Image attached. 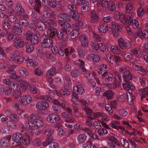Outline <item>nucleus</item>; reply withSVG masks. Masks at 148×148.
Returning <instances> with one entry per match:
<instances>
[{"label":"nucleus","instance_id":"f257e3e1","mask_svg":"<svg viewBox=\"0 0 148 148\" xmlns=\"http://www.w3.org/2000/svg\"><path fill=\"white\" fill-rule=\"evenodd\" d=\"M131 70V69L127 66L120 67L119 70V73L123 74V78L126 82L123 84V88L125 90H129L130 89L134 90L135 89V87L129 81L133 77Z\"/></svg>","mask_w":148,"mask_h":148},{"label":"nucleus","instance_id":"f03ea898","mask_svg":"<svg viewBox=\"0 0 148 148\" xmlns=\"http://www.w3.org/2000/svg\"><path fill=\"white\" fill-rule=\"evenodd\" d=\"M25 118L27 119L28 123L26 127L29 129H36L37 127H42L43 125V122L38 119L39 117L37 114H32L29 116L27 113L24 115Z\"/></svg>","mask_w":148,"mask_h":148},{"label":"nucleus","instance_id":"7ed1b4c3","mask_svg":"<svg viewBox=\"0 0 148 148\" xmlns=\"http://www.w3.org/2000/svg\"><path fill=\"white\" fill-rule=\"evenodd\" d=\"M40 41L42 46L45 48H50L53 43V40L47 38L46 35H43L42 36Z\"/></svg>","mask_w":148,"mask_h":148},{"label":"nucleus","instance_id":"20e7f679","mask_svg":"<svg viewBox=\"0 0 148 148\" xmlns=\"http://www.w3.org/2000/svg\"><path fill=\"white\" fill-rule=\"evenodd\" d=\"M34 129H29L24 132V134L22 138L23 143L25 145H29L30 142L29 135H32L34 134Z\"/></svg>","mask_w":148,"mask_h":148},{"label":"nucleus","instance_id":"39448f33","mask_svg":"<svg viewBox=\"0 0 148 148\" xmlns=\"http://www.w3.org/2000/svg\"><path fill=\"white\" fill-rule=\"evenodd\" d=\"M77 66L80 67L85 76L88 79H90L91 76L90 71H88L84 67V61L81 59H79L78 62L75 64Z\"/></svg>","mask_w":148,"mask_h":148},{"label":"nucleus","instance_id":"423d86ee","mask_svg":"<svg viewBox=\"0 0 148 148\" xmlns=\"http://www.w3.org/2000/svg\"><path fill=\"white\" fill-rule=\"evenodd\" d=\"M118 44L120 47L122 49H128L131 47L130 42L128 40L121 38L118 40Z\"/></svg>","mask_w":148,"mask_h":148},{"label":"nucleus","instance_id":"0eeeda50","mask_svg":"<svg viewBox=\"0 0 148 148\" xmlns=\"http://www.w3.org/2000/svg\"><path fill=\"white\" fill-rule=\"evenodd\" d=\"M128 24L132 26L134 29H137L139 28V24L137 20L131 15L127 16Z\"/></svg>","mask_w":148,"mask_h":148},{"label":"nucleus","instance_id":"6e6552de","mask_svg":"<svg viewBox=\"0 0 148 148\" xmlns=\"http://www.w3.org/2000/svg\"><path fill=\"white\" fill-rule=\"evenodd\" d=\"M84 92V89L82 86L81 82H78L73 88V93L77 95H81Z\"/></svg>","mask_w":148,"mask_h":148},{"label":"nucleus","instance_id":"1a4fd4ad","mask_svg":"<svg viewBox=\"0 0 148 148\" xmlns=\"http://www.w3.org/2000/svg\"><path fill=\"white\" fill-rule=\"evenodd\" d=\"M29 84H30L27 80H23L22 81V82H20L18 84H17V88H15V89L16 90V89H18V90L20 91L24 92Z\"/></svg>","mask_w":148,"mask_h":148},{"label":"nucleus","instance_id":"9d476101","mask_svg":"<svg viewBox=\"0 0 148 148\" xmlns=\"http://www.w3.org/2000/svg\"><path fill=\"white\" fill-rule=\"evenodd\" d=\"M32 98L28 94L23 95L20 98V101L23 105H26L30 103L32 101Z\"/></svg>","mask_w":148,"mask_h":148},{"label":"nucleus","instance_id":"9b49d317","mask_svg":"<svg viewBox=\"0 0 148 148\" xmlns=\"http://www.w3.org/2000/svg\"><path fill=\"white\" fill-rule=\"evenodd\" d=\"M68 31L65 29H62L60 32H58L57 34L58 38L60 40L64 41H66L68 40V38L65 35L67 34Z\"/></svg>","mask_w":148,"mask_h":148},{"label":"nucleus","instance_id":"f8f14e48","mask_svg":"<svg viewBox=\"0 0 148 148\" xmlns=\"http://www.w3.org/2000/svg\"><path fill=\"white\" fill-rule=\"evenodd\" d=\"M60 120V118L58 115L55 113H52L49 114L47 118V121L51 123L57 122Z\"/></svg>","mask_w":148,"mask_h":148},{"label":"nucleus","instance_id":"ddd939ff","mask_svg":"<svg viewBox=\"0 0 148 148\" xmlns=\"http://www.w3.org/2000/svg\"><path fill=\"white\" fill-rule=\"evenodd\" d=\"M25 130H22L21 133H18L14 134L12 136L13 140L17 143H20L22 140L23 136Z\"/></svg>","mask_w":148,"mask_h":148},{"label":"nucleus","instance_id":"4468645a","mask_svg":"<svg viewBox=\"0 0 148 148\" xmlns=\"http://www.w3.org/2000/svg\"><path fill=\"white\" fill-rule=\"evenodd\" d=\"M108 7L105 10V12L107 13L110 14L111 12L115 10V4L114 2L110 1L108 2Z\"/></svg>","mask_w":148,"mask_h":148},{"label":"nucleus","instance_id":"2eb2a0df","mask_svg":"<svg viewBox=\"0 0 148 148\" xmlns=\"http://www.w3.org/2000/svg\"><path fill=\"white\" fill-rule=\"evenodd\" d=\"M49 103L44 101H40L37 102L36 106L37 109L39 110H45L47 109L49 106Z\"/></svg>","mask_w":148,"mask_h":148},{"label":"nucleus","instance_id":"dca6fc26","mask_svg":"<svg viewBox=\"0 0 148 148\" xmlns=\"http://www.w3.org/2000/svg\"><path fill=\"white\" fill-rule=\"evenodd\" d=\"M47 36L50 38H53L57 33V30L53 27L50 26L47 30Z\"/></svg>","mask_w":148,"mask_h":148},{"label":"nucleus","instance_id":"f3484780","mask_svg":"<svg viewBox=\"0 0 148 148\" xmlns=\"http://www.w3.org/2000/svg\"><path fill=\"white\" fill-rule=\"evenodd\" d=\"M24 44V42L23 39L21 37L17 38L15 42L14 43V47L15 48L19 49L23 47Z\"/></svg>","mask_w":148,"mask_h":148},{"label":"nucleus","instance_id":"a211bd4d","mask_svg":"<svg viewBox=\"0 0 148 148\" xmlns=\"http://www.w3.org/2000/svg\"><path fill=\"white\" fill-rule=\"evenodd\" d=\"M102 77L104 78L106 81L109 82H112L114 80V77L112 74L110 72H105L102 75Z\"/></svg>","mask_w":148,"mask_h":148},{"label":"nucleus","instance_id":"6ab92c4d","mask_svg":"<svg viewBox=\"0 0 148 148\" xmlns=\"http://www.w3.org/2000/svg\"><path fill=\"white\" fill-rule=\"evenodd\" d=\"M68 89L62 88L59 91L55 90L57 95L59 97L62 96H67L70 94V92L68 90Z\"/></svg>","mask_w":148,"mask_h":148},{"label":"nucleus","instance_id":"aec40b11","mask_svg":"<svg viewBox=\"0 0 148 148\" xmlns=\"http://www.w3.org/2000/svg\"><path fill=\"white\" fill-rule=\"evenodd\" d=\"M19 25L17 23H14L13 26L12 32L15 34L18 35H21L23 32L22 29L19 27Z\"/></svg>","mask_w":148,"mask_h":148},{"label":"nucleus","instance_id":"412c9836","mask_svg":"<svg viewBox=\"0 0 148 148\" xmlns=\"http://www.w3.org/2000/svg\"><path fill=\"white\" fill-rule=\"evenodd\" d=\"M2 82L5 84L11 86L13 88H17V84L16 82L10 81L9 79H3Z\"/></svg>","mask_w":148,"mask_h":148},{"label":"nucleus","instance_id":"4be33fe9","mask_svg":"<svg viewBox=\"0 0 148 148\" xmlns=\"http://www.w3.org/2000/svg\"><path fill=\"white\" fill-rule=\"evenodd\" d=\"M11 138L10 136H8L2 139L0 144L2 147H6L10 144V140Z\"/></svg>","mask_w":148,"mask_h":148},{"label":"nucleus","instance_id":"5701e85b","mask_svg":"<svg viewBox=\"0 0 148 148\" xmlns=\"http://www.w3.org/2000/svg\"><path fill=\"white\" fill-rule=\"evenodd\" d=\"M82 45L84 47H87L88 45V39L85 35H82L79 37Z\"/></svg>","mask_w":148,"mask_h":148},{"label":"nucleus","instance_id":"b1692460","mask_svg":"<svg viewBox=\"0 0 148 148\" xmlns=\"http://www.w3.org/2000/svg\"><path fill=\"white\" fill-rule=\"evenodd\" d=\"M91 21L94 23H97L99 20V17L96 13V11H93L90 14Z\"/></svg>","mask_w":148,"mask_h":148},{"label":"nucleus","instance_id":"393cba45","mask_svg":"<svg viewBox=\"0 0 148 148\" xmlns=\"http://www.w3.org/2000/svg\"><path fill=\"white\" fill-rule=\"evenodd\" d=\"M18 51H15L13 53L9 54L8 56V59L10 61H15L16 57L18 56Z\"/></svg>","mask_w":148,"mask_h":148},{"label":"nucleus","instance_id":"a878e982","mask_svg":"<svg viewBox=\"0 0 148 148\" xmlns=\"http://www.w3.org/2000/svg\"><path fill=\"white\" fill-rule=\"evenodd\" d=\"M56 73V69L55 67L50 68L46 73L47 76L52 77Z\"/></svg>","mask_w":148,"mask_h":148},{"label":"nucleus","instance_id":"bb28decb","mask_svg":"<svg viewBox=\"0 0 148 148\" xmlns=\"http://www.w3.org/2000/svg\"><path fill=\"white\" fill-rule=\"evenodd\" d=\"M19 72L20 75L24 77H26L28 74V71L24 67H20L19 69Z\"/></svg>","mask_w":148,"mask_h":148},{"label":"nucleus","instance_id":"cd10ccee","mask_svg":"<svg viewBox=\"0 0 148 148\" xmlns=\"http://www.w3.org/2000/svg\"><path fill=\"white\" fill-rule=\"evenodd\" d=\"M87 139V137L85 134H80L77 138V140L79 143H84Z\"/></svg>","mask_w":148,"mask_h":148},{"label":"nucleus","instance_id":"c85d7f7f","mask_svg":"<svg viewBox=\"0 0 148 148\" xmlns=\"http://www.w3.org/2000/svg\"><path fill=\"white\" fill-rule=\"evenodd\" d=\"M108 0H102L98 1L97 5L98 7L105 8L108 3Z\"/></svg>","mask_w":148,"mask_h":148},{"label":"nucleus","instance_id":"c756f323","mask_svg":"<svg viewBox=\"0 0 148 148\" xmlns=\"http://www.w3.org/2000/svg\"><path fill=\"white\" fill-rule=\"evenodd\" d=\"M59 17L67 22L70 21L71 18L69 14L66 13H61L60 14Z\"/></svg>","mask_w":148,"mask_h":148},{"label":"nucleus","instance_id":"7c9ffc66","mask_svg":"<svg viewBox=\"0 0 148 148\" xmlns=\"http://www.w3.org/2000/svg\"><path fill=\"white\" fill-rule=\"evenodd\" d=\"M84 110L85 111L87 116L89 118L92 119L93 114L92 113V110L88 107H85L84 108Z\"/></svg>","mask_w":148,"mask_h":148},{"label":"nucleus","instance_id":"2f4dec72","mask_svg":"<svg viewBox=\"0 0 148 148\" xmlns=\"http://www.w3.org/2000/svg\"><path fill=\"white\" fill-rule=\"evenodd\" d=\"M14 91L13 92L12 95L14 98L15 99H18L20 97H21V91L19 90H17V89H15V88H13Z\"/></svg>","mask_w":148,"mask_h":148},{"label":"nucleus","instance_id":"473e14b6","mask_svg":"<svg viewBox=\"0 0 148 148\" xmlns=\"http://www.w3.org/2000/svg\"><path fill=\"white\" fill-rule=\"evenodd\" d=\"M114 94V92L113 91L107 90L104 92L103 95L109 99H112Z\"/></svg>","mask_w":148,"mask_h":148},{"label":"nucleus","instance_id":"72a5a7b5","mask_svg":"<svg viewBox=\"0 0 148 148\" xmlns=\"http://www.w3.org/2000/svg\"><path fill=\"white\" fill-rule=\"evenodd\" d=\"M110 50L112 53L116 54H119L120 52V47L117 45L112 46L110 48Z\"/></svg>","mask_w":148,"mask_h":148},{"label":"nucleus","instance_id":"f704fd0d","mask_svg":"<svg viewBox=\"0 0 148 148\" xmlns=\"http://www.w3.org/2000/svg\"><path fill=\"white\" fill-rule=\"evenodd\" d=\"M2 26L5 29H9L11 27V25L8 21L6 19H4L2 21Z\"/></svg>","mask_w":148,"mask_h":148},{"label":"nucleus","instance_id":"c9c22d12","mask_svg":"<svg viewBox=\"0 0 148 148\" xmlns=\"http://www.w3.org/2000/svg\"><path fill=\"white\" fill-rule=\"evenodd\" d=\"M29 41L33 44L36 45L39 42V38L37 35L34 34Z\"/></svg>","mask_w":148,"mask_h":148},{"label":"nucleus","instance_id":"e433bc0d","mask_svg":"<svg viewBox=\"0 0 148 148\" xmlns=\"http://www.w3.org/2000/svg\"><path fill=\"white\" fill-rule=\"evenodd\" d=\"M70 74L72 77H76L79 76L80 73L79 70L73 69L71 71Z\"/></svg>","mask_w":148,"mask_h":148},{"label":"nucleus","instance_id":"4c0bfd02","mask_svg":"<svg viewBox=\"0 0 148 148\" xmlns=\"http://www.w3.org/2000/svg\"><path fill=\"white\" fill-rule=\"evenodd\" d=\"M98 28L99 31L103 33L106 32L108 29V27L106 24H103L99 26Z\"/></svg>","mask_w":148,"mask_h":148},{"label":"nucleus","instance_id":"58836bf2","mask_svg":"<svg viewBox=\"0 0 148 148\" xmlns=\"http://www.w3.org/2000/svg\"><path fill=\"white\" fill-rule=\"evenodd\" d=\"M25 46L26 51L27 53L31 52L34 49L33 46L30 43H26Z\"/></svg>","mask_w":148,"mask_h":148},{"label":"nucleus","instance_id":"ea45409f","mask_svg":"<svg viewBox=\"0 0 148 148\" xmlns=\"http://www.w3.org/2000/svg\"><path fill=\"white\" fill-rule=\"evenodd\" d=\"M60 106L63 109L66 110L70 114H71L72 112V110L70 108L68 107L67 105L64 101H62V103H61Z\"/></svg>","mask_w":148,"mask_h":148},{"label":"nucleus","instance_id":"a19ab883","mask_svg":"<svg viewBox=\"0 0 148 148\" xmlns=\"http://www.w3.org/2000/svg\"><path fill=\"white\" fill-rule=\"evenodd\" d=\"M17 38L16 35L12 33L9 34L8 37V40L10 42H14L15 40H16Z\"/></svg>","mask_w":148,"mask_h":148},{"label":"nucleus","instance_id":"79ce46f5","mask_svg":"<svg viewBox=\"0 0 148 148\" xmlns=\"http://www.w3.org/2000/svg\"><path fill=\"white\" fill-rule=\"evenodd\" d=\"M15 9L17 12L21 13L23 14L25 13V11L20 3H18L16 5Z\"/></svg>","mask_w":148,"mask_h":148},{"label":"nucleus","instance_id":"37998d69","mask_svg":"<svg viewBox=\"0 0 148 148\" xmlns=\"http://www.w3.org/2000/svg\"><path fill=\"white\" fill-rule=\"evenodd\" d=\"M79 35V32L77 30L74 29L70 32V37L72 39L77 37Z\"/></svg>","mask_w":148,"mask_h":148},{"label":"nucleus","instance_id":"c03bdc74","mask_svg":"<svg viewBox=\"0 0 148 148\" xmlns=\"http://www.w3.org/2000/svg\"><path fill=\"white\" fill-rule=\"evenodd\" d=\"M99 44L95 41L92 43L90 45L91 47L92 50L95 52L99 48Z\"/></svg>","mask_w":148,"mask_h":148},{"label":"nucleus","instance_id":"a18cd8bd","mask_svg":"<svg viewBox=\"0 0 148 148\" xmlns=\"http://www.w3.org/2000/svg\"><path fill=\"white\" fill-rule=\"evenodd\" d=\"M112 28L116 31H121V29L120 26L115 22L113 21L112 23Z\"/></svg>","mask_w":148,"mask_h":148},{"label":"nucleus","instance_id":"49530a36","mask_svg":"<svg viewBox=\"0 0 148 148\" xmlns=\"http://www.w3.org/2000/svg\"><path fill=\"white\" fill-rule=\"evenodd\" d=\"M128 92L129 94L130 98L128 97V102L130 105H132L134 104V97L131 92L129 91H128Z\"/></svg>","mask_w":148,"mask_h":148},{"label":"nucleus","instance_id":"de8ad7c7","mask_svg":"<svg viewBox=\"0 0 148 148\" xmlns=\"http://www.w3.org/2000/svg\"><path fill=\"white\" fill-rule=\"evenodd\" d=\"M34 34L31 31H29L24 34V37L26 40H29Z\"/></svg>","mask_w":148,"mask_h":148},{"label":"nucleus","instance_id":"09e8293b","mask_svg":"<svg viewBox=\"0 0 148 148\" xmlns=\"http://www.w3.org/2000/svg\"><path fill=\"white\" fill-rule=\"evenodd\" d=\"M57 134L58 136H62L66 134V131L61 128L58 127L57 129Z\"/></svg>","mask_w":148,"mask_h":148},{"label":"nucleus","instance_id":"8fccbe9b","mask_svg":"<svg viewBox=\"0 0 148 148\" xmlns=\"http://www.w3.org/2000/svg\"><path fill=\"white\" fill-rule=\"evenodd\" d=\"M97 132L99 136H101L106 135L108 133V131L105 129H99L97 130Z\"/></svg>","mask_w":148,"mask_h":148},{"label":"nucleus","instance_id":"3c124183","mask_svg":"<svg viewBox=\"0 0 148 148\" xmlns=\"http://www.w3.org/2000/svg\"><path fill=\"white\" fill-rule=\"evenodd\" d=\"M133 6L131 3H129L127 4L126 7V11L127 13H130L132 11Z\"/></svg>","mask_w":148,"mask_h":148},{"label":"nucleus","instance_id":"603ef678","mask_svg":"<svg viewBox=\"0 0 148 148\" xmlns=\"http://www.w3.org/2000/svg\"><path fill=\"white\" fill-rule=\"evenodd\" d=\"M133 69L136 71L141 72L142 73H144L145 70L143 67L141 66L137 65H134L133 66Z\"/></svg>","mask_w":148,"mask_h":148},{"label":"nucleus","instance_id":"864d4df0","mask_svg":"<svg viewBox=\"0 0 148 148\" xmlns=\"http://www.w3.org/2000/svg\"><path fill=\"white\" fill-rule=\"evenodd\" d=\"M107 69V66L106 64H102L100 65L97 71L98 73L100 75L101 74L103 71H104Z\"/></svg>","mask_w":148,"mask_h":148},{"label":"nucleus","instance_id":"5fc2aeb1","mask_svg":"<svg viewBox=\"0 0 148 148\" xmlns=\"http://www.w3.org/2000/svg\"><path fill=\"white\" fill-rule=\"evenodd\" d=\"M120 143L125 148H128L129 143L125 139L123 138H121L120 139Z\"/></svg>","mask_w":148,"mask_h":148},{"label":"nucleus","instance_id":"6e6d98bb","mask_svg":"<svg viewBox=\"0 0 148 148\" xmlns=\"http://www.w3.org/2000/svg\"><path fill=\"white\" fill-rule=\"evenodd\" d=\"M89 58L93 62H97L100 60V58L98 56L95 54H91L89 56Z\"/></svg>","mask_w":148,"mask_h":148},{"label":"nucleus","instance_id":"4d7b16f0","mask_svg":"<svg viewBox=\"0 0 148 148\" xmlns=\"http://www.w3.org/2000/svg\"><path fill=\"white\" fill-rule=\"evenodd\" d=\"M73 96L71 99L72 101L76 104H78L80 102V100L79 99L77 95L73 93Z\"/></svg>","mask_w":148,"mask_h":148},{"label":"nucleus","instance_id":"13d9d810","mask_svg":"<svg viewBox=\"0 0 148 148\" xmlns=\"http://www.w3.org/2000/svg\"><path fill=\"white\" fill-rule=\"evenodd\" d=\"M128 92L127 93V94H124L118 96L117 97L118 100L120 102H122L125 100L127 96L128 97Z\"/></svg>","mask_w":148,"mask_h":148},{"label":"nucleus","instance_id":"bf43d9fd","mask_svg":"<svg viewBox=\"0 0 148 148\" xmlns=\"http://www.w3.org/2000/svg\"><path fill=\"white\" fill-rule=\"evenodd\" d=\"M121 22L123 24L126 25L128 24L127 17L124 15H121V17L120 18Z\"/></svg>","mask_w":148,"mask_h":148},{"label":"nucleus","instance_id":"052dcab7","mask_svg":"<svg viewBox=\"0 0 148 148\" xmlns=\"http://www.w3.org/2000/svg\"><path fill=\"white\" fill-rule=\"evenodd\" d=\"M53 141V138L51 137H49L47 138L45 141L43 143V145L46 146L49 144L51 143Z\"/></svg>","mask_w":148,"mask_h":148},{"label":"nucleus","instance_id":"680f3d73","mask_svg":"<svg viewBox=\"0 0 148 148\" xmlns=\"http://www.w3.org/2000/svg\"><path fill=\"white\" fill-rule=\"evenodd\" d=\"M44 133H47V134L48 136H50L52 135L54 132V130L51 129H48L47 130H43Z\"/></svg>","mask_w":148,"mask_h":148},{"label":"nucleus","instance_id":"e2e57ef3","mask_svg":"<svg viewBox=\"0 0 148 148\" xmlns=\"http://www.w3.org/2000/svg\"><path fill=\"white\" fill-rule=\"evenodd\" d=\"M132 55L129 53L125 54L124 57V60L127 61H130L132 59Z\"/></svg>","mask_w":148,"mask_h":148},{"label":"nucleus","instance_id":"0e129e2a","mask_svg":"<svg viewBox=\"0 0 148 148\" xmlns=\"http://www.w3.org/2000/svg\"><path fill=\"white\" fill-rule=\"evenodd\" d=\"M145 12V10H144L143 8L142 7L139 8L137 11V14L139 17L141 18Z\"/></svg>","mask_w":148,"mask_h":148},{"label":"nucleus","instance_id":"69168bd1","mask_svg":"<svg viewBox=\"0 0 148 148\" xmlns=\"http://www.w3.org/2000/svg\"><path fill=\"white\" fill-rule=\"evenodd\" d=\"M105 108L106 110L110 114H111L113 113V110L109 104H106L105 105Z\"/></svg>","mask_w":148,"mask_h":148},{"label":"nucleus","instance_id":"338daca9","mask_svg":"<svg viewBox=\"0 0 148 148\" xmlns=\"http://www.w3.org/2000/svg\"><path fill=\"white\" fill-rule=\"evenodd\" d=\"M36 52L38 56L41 58H42L44 57V54L42 52V49L40 47H37L36 49Z\"/></svg>","mask_w":148,"mask_h":148},{"label":"nucleus","instance_id":"774afa93","mask_svg":"<svg viewBox=\"0 0 148 148\" xmlns=\"http://www.w3.org/2000/svg\"><path fill=\"white\" fill-rule=\"evenodd\" d=\"M8 18L9 21L12 23L15 22L17 19L16 16L15 15L13 14H10L8 16Z\"/></svg>","mask_w":148,"mask_h":148}]
</instances>
